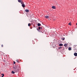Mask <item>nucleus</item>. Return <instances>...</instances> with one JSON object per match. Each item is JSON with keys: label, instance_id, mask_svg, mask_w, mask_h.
<instances>
[{"label": "nucleus", "instance_id": "nucleus-1", "mask_svg": "<svg viewBox=\"0 0 77 77\" xmlns=\"http://www.w3.org/2000/svg\"><path fill=\"white\" fill-rule=\"evenodd\" d=\"M18 67H19V66H18V65L14 66L13 68L14 69H17V68H18Z\"/></svg>", "mask_w": 77, "mask_h": 77}, {"label": "nucleus", "instance_id": "nucleus-2", "mask_svg": "<svg viewBox=\"0 0 77 77\" xmlns=\"http://www.w3.org/2000/svg\"><path fill=\"white\" fill-rule=\"evenodd\" d=\"M22 5V6L23 7V8H25V5H24V2H22V3H21Z\"/></svg>", "mask_w": 77, "mask_h": 77}, {"label": "nucleus", "instance_id": "nucleus-3", "mask_svg": "<svg viewBox=\"0 0 77 77\" xmlns=\"http://www.w3.org/2000/svg\"><path fill=\"white\" fill-rule=\"evenodd\" d=\"M14 71H15V72H17L18 71V69H14Z\"/></svg>", "mask_w": 77, "mask_h": 77}, {"label": "nucleus", "instance_id": "nucleus-4", "mask_svg": "<svg viewBox=\"0 0 77 77\" xmlns=\"http://www.w3.org/2000/svg\"><path fill=\"white\" fill-rule=\"evenodd\" d=\"M18 2L19 3H22V2H23V1H22L21 0H18Z\"/></svg>", "mask_w": 77, "mask_h": 77}, {"label": "nucleus", "instance_id": "nucleus-5", "mask_svg": "<svg viewBox=\"0 0 77 77\" xmlns=\"http://www.w3.org/2000/svg\"><path fill=\"white\" fill-rule=\"evenodd\" d=\"M25 11V12H29V10L26 9V10Z\"/></svg>", "mask_w": 77, "mask_h": 77}, {"label": "nucleus", "instance_id": "nucleus-6", "mask_svg": "<svg viewBox=\"0 0 77 77\" xmlns=\"http://www.w3.org/2000/svg\"><path fill=\"white\" fill-rule=\"evenodd\" d=\"M52 8L53 9H56V7H55V6H52Z\"/></svg>", "mask_w": 77, "mask_h": 77}, {"label": "nucleus", "instance_id": "nucleus-7", "mask_svg": "<svg viewBox=\"0 0 77 77\" xmlns=\"http://www.w3.org/2000/svg\"><path fill=\"white\" fill-rule=\"evenodd\" d=\"M74 55L75 56H77V53H75L74 54Z\"/></svg>", "mask_w": 77, "mask_h": 77}, {"label": "nucleus", "instance_id": "nucleus-8", "mask_svg": "<svg viewBox=\"0 0 77 77\" xmlns=\"http://www.w3.org/2000/svg\"><path fill=\"white\" fill-rule=\"evenodd\" d=\"M64 46H65V47H66L67 46H68V45H67L66 44L64 45Z\"/></svg>", "mask_w": 77, "mask_h": 77}, {"label": "nucleus", "instance_id": "nucleus-9", "mask_svg": "<svg viewBox=\"0 0 77 77\" xmlns=\"http://www.w3.org/2000/svg\"><path fill=\"white\" fill-rule=\"evenodd\" d=\"M76 46H77V45H74L73 46V48H76Z\"/></svg>", "mask_w": 77, "mask_h": 77}, {"label": "nucleus", "instance_id": "nucleus-10", "mask_svg": "<svg viewBox=\"0 0 77 77\" xmlns=\"http://www.w3.org/2000/svg\"><path fill=\"white\" fill-rule=\"evenodd\" d=\"M37 26H41V24H40L39 23H38L37 24Z\"/></svg>", "mask_w": 77, "mask_h": 77}, {"label": "nucleus", "instance_id": "nucleus-11", "mask_svg": "<svg viewBox=\"0 0 77 77\" xmlns=\"http://www.w3.org/2000/svg\"><path fill=\"white\" fill-rule=\"evenodd\" d=\"M11 73L12 74H15V72H14V71H12Z\"/></svg>", "mask_w": 77, "mask_h": 77}, {"label": "nucleus", "instance_id": "nucleus-12", "mask_svg": "<svg viewBox=\"0 0 77 77\" xmlns=\"http://www.w3.org/2000/svg\"><path fill=\"white\" fill-rule=\"evenodd\" d=\"M63 44H59V46H63Z\"/></svg>", "mask_w": 77, "mask_h": 77}, {"label": "nucleus", "instance_id": "nucleus-13", "mask_svg": "<svg viewBox=\"0 0 77 77\" xmlns=\"http://www.w3.org/2000/svg\"><path fill=\"white\" fill-rule=\"evenodd\" d=\"M1 75H2V77H3L4 76H5V75H4V74H2Z\"/></svg>", "mask_w": 77, "mask_h": 77}, {"label": "nucleus", "instance_id": "nucleus-14", "mask_svg": "<svg viewBox=\"0 0 77 77\" xmlns=\"http://www.w3.org/2000/svg\"><path fill=\"white\" fill-rule=\"evenodd\" d=\"M31 26V23H29L28 24V26Z\"/></svg>", "mask_w": 77, "mask_h": 77}, {"label": "nucleus", "instance_id": "nucleus-15", "mask_svg": "<svg viewBox=\"0 0 77 77\" xmlns=\"http://www.w3.org/2000/svg\"><path fill=\"white\" fill-rule=\"evenodd\" d=\"M69 50H71V48H69Z\"/></svg>", "mask_w": 77, "mask_h": 77}, {"label": "nucleus", "instance_id": "nucleus-16", "mask_svg": "<svg viewBox=\"0 0 77 77\" xmlns=\"http://www.w3.org/2000/svg\"><path fill=\"white\" fill-rule=\"evenodd\" d=\"M48 16H45V18H48Z\"/></svg>", "mask_w": 77, "mask_h": 77}, {"label": "nucleus", "instance_id": "nucleus-17", "mask_svg": "<svg viewBox=\"0 0 77 77\" xmlns=\"http://www.w3.org/2000/svg\"><path fill=\"white\" fill-rule=\"evenodd\" d=\"M61 39L62 40H65V38H61Z\"/></svg>", "mask_w": 77, "mask_h": 77}, {"label": "nucleus", "instance_id": "nucleus-18", "mask_svg": "<svg viewBox=\"0 0 77 77\" xmlns=\"http://www.w3.org/2000/svg\"><path fill=\"white\" fill-rule=\"evenodd\" d=\"M71 22H70L68 24L69 25H70V26H71Z\"/></svg>", "mask_w": 77, "mask_h": 77}, {"label": "nucleus", "instance_id": "nucleus-19", "mask_svg": "<svg viewBox=\"0 0 77 77\" xmlns=\"http://www.w3.org/2000/svg\"><path fill=\"white\" fill-rule=\"evenodd\" d=\"M17 60V62L18 63H20V61L18 60Z\"/></svg>", "mask_w": 77, "mask_h": 77}, {"label": "nucleus", "instance_id": "nucleus-20", "mask_svg": "<svg viewBox=\"0 0 77 77\" xmlns=\"http://www.w3.org/2000/svg\"><path fill=\"white\" fill-rule=\"evenodd\" d=\"M41 29V27H38V29L40 30Z\"/></svg>", "mask_w": 77, "mask_h": 77}, {"label": "nucleus", "instance_id": "nucleus-21", "mask_svg": "<svg viewBox=\"0 0 77 77\" xmlns=\"http://www.w3.org/2000/svg\"><path fill=\"white\" fill-rule=\"evenodd\" d=\"M1 47H3V45H1Z\"/></svg>", "mask_w": 77, "mask_h": 77}, {"label": "nucleus", "instance_id": "nucleus-22", "mask_svg": "<svg viewBox=\"0 0 77 77\" xmlns=\"http://www.w3.org/2000/svg\"><path fill=\"white\" fill-rule=\"evenodd\" d=\"M60 48H62V47H60L59 48V49H60Z\"/></svg>", "mask_w": 77, "mask_h": 77}, {"label": "nucleus", "instance_id": "nucleus-23", "mask_svg": "<svg viewBox=\"0 0 77 77\" xmlns=\"http://www.w3.org/2000/svg\"><path fill=\"white\" fill-rule=\"evenodd\" d=\"M15 63H16L14 61V64H15Z\"/></svg>", "mask_w": 77, "mask_h": 77}, {"label": "nucleus", "instance_id": "nucleus-24", "mask_svg": "<svg viewBox=\"0 0 77 77\" xmlns=\"http://www.w3.org/2000/svg\"><path fill=\"white\" fill-rule=\"evenodd\" d=\"M37 30H38V31H39V29H37Z\"/></svg>", "mask_w": 77, "mask_h": 77}, {"label": "nucleus", "instance_id": "nucleus-25", "mask_svg": "<svg viewBox=\"0 0 77 77\" xmlns=\"http://www.w3.org/2000/svg\"><path fill=\"white\" fill-rule=\"evenodd\" d=\"M40 29H41L42 30V27L40 28Z\"/></svg>", "mask_w": 77, "mask_h": 77}, {"label": "nucleus", "instance_id": "nucleus-26", "mask_svg": "<svg viewBox=\"0 0 77 77\" xmlns=\"http://www.w3.org/2000/svg\"><path fill=\"white\" fill-rule=\"evenodd\" d=\"M30 29H32V27L30 28Z\"/></svg>", "mask_w": 77, "mask_h": 77}, {"label": "nucleus", "instance_id": "nucleus-27", "mask_svg": "<svg viewBox=\"0 0 77 77\" xmlns=\"http://www.w3.org/2000/svg\"><path fill=\"white\" fill-rule=\"evenodd\" d=\"M76 25H77V23H76Z\"/></svg>", "mask_w": 77, "mask_h": 77}, {"label": "nucleus", "instance_id": "nucleus-28", "mask_svg": "<svg viewBox=\"0 0 77 77\" xmlns=\"http://www.w3.org/2000/svg\"><path fill=\"white\" fill-rule=\"evenodd\" d=\"M1 73H0V74Z\"/></svg>", "mask_w": 77, "mask_h": 77}]
</instances>
